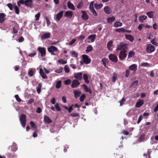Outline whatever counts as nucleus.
I'll return each mask as SVG.
<instances>
[{
  "label": "nucleus",
  "mask_w": 158,
  "mask_h": 158,
  "mask_svg": "<svg viewBox=\"0 0 158 158\" xmlns=\"http://www.w3.org/2000/svg\"><path fill=\"white\" fill-rule=\"evenodd\" d=\"M48 50L52 55L56 56L59 53L58 52V49L57 48L54 46H51L48 47Z\"/></svg>",
  "instance_id": "1"
},
{
  "label": "nucleus",
  "mask_w": 158,
  "mask_h": 158,
  "mask_svg": "<svg viewBox=\"0 0 158 158\" xmlns=\"http://www.w3.org/2000/svg\"><path fill=\"white\" fill-rule=\"evenodd\" d=\"M155 48L151 44H148L146 46V50L148 53H151L154 51Z\"/></svg>",
  "instance_id": "2"
},
{
  "label": "nucleus",
  "mask_w": 158,
  "mask_h": 158,
  "mask_svg": "<svg viewBox=\"0 0 158 158\" xmlns=\"http://www.w3.org/2000/svg\"><path fill=\"white\" fill-rule=\"evenodd\" d=\"M19 120L22 126L23 127L26 126V117L24 114H22L19 117Z\"/></svg>",
  "instance_id": "3"
},
{
  "label": "nucleus",
  "mask_w": 158,
  "mask_h": 158,
  "mask_svg": "<svg viewBox=\"0 0 158 158\" xmlns=\"http://www.w3.org/2000/svg\"><path fill=\"white\" fill-rule=\"evenodd\" d=\"M37 50L40 52L42 57H44L45 56L46 49L45 48L40 47L38 48Z\"/></svg>",
  "instance_id": "4"
},
{
  "label": "nucleus",
  "mask_w": 158,
  "mask_h": 158,
  "mask_svg": "<svg viewBox=\"0 0 158 158\" xmlns=\"http://www.w3.org/2000/svg\"><path fill=\"white\" fill-rule=\"evenodd\" d=\"M126 52L127 51L124 49L120 52L119 54V57L121 60H122L124 58L126 57L127 56V54L126 53Z\"/></svg>",
  "instance_id": "5"
},
{
  "label": "nucleus",
  "mask_w": 158,
  "mask_h": 158,
  "mask_svg": "<svg viewBox=\"0 0 158 158\" xmlns=\"http://www.w3.org/2000/svg\"><path fill=\"white\" fill-rule=\"evenodd\" d=\"M82 57L83 62L85 64H88L90 62L91 60L89 58L88 56L86 55H82Z\"/></svg>",
  "instance_id": "6"
},
{
  "label": "nucleus",
  "mask_w": 158,
  "mask_h": 158,
  "mask_svg": "<svg viewBox=\"0 0 158 158\" xmlns=\"http://www.w3.org/2000/svg\"><path fill=\"white\" fill-rule=\"evenodd\" d=\"M109 57V59L113 62H116L117 61V57L114 54H110Z\"/></svg>",
  "instance_id": "7"
},
{
  "label": "nucleus",
  "mask_w": 158,
  "mask_h": 158,
  "mask_svg": "<svg viewBox=\"0 0 158 158\" xmlns=\"http://www.w3.org/2000/svg\"><path fill=\"white\" fill-rule=\"evenodd\" d=\"M80 84V82L74 79L72 81L71 87L73 88H76Z\"/></svg>",
  "instance_id": "8"
},
{
  "label": "nucleus",
  "mask_w": 158,
  "mask_h": 158,
  "mask_svg": "<svg viewBox=\"0 0 158 158\" xmlns=\"http://www.w3.org/2000/svg\"><path fill=\"white\" fill-rule=\"evenodd\" d=\"M81 13L82 14L81 16L82 19L84 20H87L89 18V16L86 14V12L84 10H82Z\"/></svg>",
  "instance_id": "9"
},
{
  "label": "nucleus",
  "mask_w": 158,
  "mask_h": 158,
  "mask_svg": "<svg viewBox=\"0 0 158 158\" xmlns=\"http://www.w3.org/2000/svg\"><path fill=\"white\" fill-rule=\"evenodd\" d=\"M63 12L62 11H60L56 15L55 20L56 21H59L62 18Z\"/></svg>",
  "instance_id": "10"
},
{
  "label": "nucleus",
  "mask_w": 158,
  "mask_h": 158,
  "mask_svg": "<svg viewBox=\"0 0 158 158\" xmlns=\"http://www.w3.org/2000/svg\"><path fill=\"white\" fill-rule=\"evenodd\" d=\"M74 77L77 80H81L82 79V73H76L74 74Z\"/></svg>",
  "instance_id": "11"
},
{
  "label": "nucleus",
  "mask_w": 158,
  "mask_h": 158,
  "mask_svg": "<svg viewBox=\"0 0 158 158\" xmlns=\"http://www.w3.org/2000/svg\"><path fill=\"white\" fill-rule=\"evenodd\" d=\"M33 1L32 0H26L25 5L28 7H31L32 6Z\"/></svg>",
  "instance_id": "12"
},
{
  "label": "nucleus",
  "mask_w": 158,
  "mask_h": 158,
  "mask_svg": "<svg viewBox=\"0 0 158 158\" xmlns=\"http://www.w3.org/2000/svg\"><path fill=\"white\" fill-rule=\"evenodd\" d=\"M6 15L4 13H0V23H3L5 20Z\"/></svg>",
  "instance_id": "13"
},
{
  "label": "nucleus",
  "mask_w": 158,
  "mask_h": 158,
  "mask_svg": "<svg viewBox=\"0 0 158 158\" xmlns=\"http://www.w3.org/2000/svg\"><path fill=\"white\" fill-rule=\"evenodd\" d=\"M129 69L131 71H132L135 72L136 71L137 69V66L135 64H133L129 67Z\"/></svg>",
  "instance_id": "14"
},
{
  "label": "nucleus",
  "mask_w": 158,
  "mask_h": 158,
  "mask_svg": "<svg viewBox=\"0 0 158 158\" xmlns=\"http://www.w3.org/2000/svg\"><path fill=\"white\" fill-rule=\"evenodd\" d=\"M82 87L84 91L86 92H89V94H91L92 93L91 89L88 88L87 86L83 84L82 85Z\"/></svg>",
  "instance_id": "15"
},
{
  "label": "nucleus",
  "mask_w": 158,
  "mask_h": 158,
  "mask_svg": "<svg viewBox=\"0 0 158 158\" xmlns=\"http://www.w3.org/2000/svg\"><path fill=\"white\" fill-rule=\"evenodd\" d=\"M73 15L72 11H66L65 13L64 16L66 17L71 18Z\"/></svg>",
  "instance_id": "16"
},
{
  "label": "nucleus",
  "mask_w": 158,
  "mask_h": 158,
  "mask_svg": "<svg viewBox=\"0 0 158 158\" xmlns=\"http://www.w3.org/2000/svg\"><path fill=\"white\" fill-rule=\"evenodd\" d=\"M104 11L105 13L108 15H110L111 13L110 9L107 6H105L104 8Z\"/></svg>",
  "instance_id": "17"
},
{
  "label": "nucleus",
  "mask_w": 158,
  "mask_h": 158,
  "mask_svg": "<svg viewBox=\"0 0 158 158\" xmlns=\"http://www.w3.org/2000/svg\"><path fill=\"white\" fill-rule=\"evenodd\" d=\"M127 46L126 44L121 43L117 47V50H120L123 48Z\"/></svg>",
  "instance_id": "18"
},
{
  "label": "nucleus",
  "mask_w": 158,
  "mask_h": 158,
  "mask_svg": "<svg viewBox=\"0 0 158 158\" xmlns=\"http://www.w3.org/2000/svg\"><path fill=\"white\" fill-rule=\"evenodd\" d=\"M40 74L41 76L43 79H46L47 78V76L43 72V69H40Z\"/></svg>",
  "instance_id": "19"
},
{
  "label": "nucleus",
  "mask_w": 158,
  "mask_h": 158,
  "mask_svg": "<svg viewBox=\"0 0 158 158\" xmlns=\"http://www.w3.org/2000/svg\"><path fill=\"white\" fill-rule=\"evenodd\" d=\"M143 104V101L142 99H140L136 102L135 106L136 107L139 108L142 106Z\"/></svg>",
  "instance_id": "20"
},
{
  "label": "nucleus",
  "mask_w": 158,
  "mask_h": 158,
  "mask_svg": "<svg viewBox=\"0 0 158 158\" xmlns=\"http://www.w3.org/2000/svg\"><path fill=\"white\" fill-rule=\"evenodd\" d=\"M96 35L95 34H93L91 35H89L88 38L90 40L91 42H93L96 38Z\"/></svg>",
  "instance_id": "21"
},
{
  "label": "nucleus",
  "mask_w": 158,
  "mask_h": 158,
  "mask_svg": "<svg viewBox=\"0 0 158 158\" xmlns=\"http://www.w3.org/2000/svg\"><path fill=\"white\" fill-rule=\"evenodd\" d=\"M50 36V34L49 33H46L43 34L42 35L41 38L42 39L44 40L46 39L49 38Z\"/></svg>",
  "instance_id": "22"
},
{
  "label": "nucleus",
  "mask_w": 158,
  "mask_h": 158,
  "mask_svg": "<svg viewBox=\"0 0 158 158\" xmlns=\"http://www.w3.org/2000/svg\"><path fill=\"white\" fill-rule=\"evenodd\" d=\"M67 5L68 7L73 10H74L75 8H74L73 5L71 3L70 1H69L67 2Z\"/></svg>",
  "instance_id": "23"
},
{
  "label": "nucleus",
  "mask_w": 158,
  "mask_h": 158,
  "mask_svg": "<svg viewBox=\"0 0 158 158\" xmlns=\"http://www.w3.org/2000/svg\"><path fill=\"white\" fill-rule=\"evenodd\" d=\"M155 14V12L151 11H149V12H147L146 13V14L148 16L149 18H153L154 17Z\"/></svg>",
  "instance_id": "24"
},
{
  "label": "nucleus",
  "mask_w": 158,
  "mask_h": 158,
  "mask_svg": "<svg viewBox=\"0 0 158 158\" xmlns=\"http://www.w3.org/2000/svg\"><path fill=\"white\" fill-rule=\"evenodd\" d=\"M126 38L130 41L132 42L134 40V37L131 35H127L126 34L125 35Z\"/></svg>",
  "instance_id": "25"
},
{
  "label": "nucleus",
  "mask_w": 158,
  "mask_h": 158,
  "mask_svg": "<svg viewBox=\"0 0 158 158\" xmlns=\"http://www.w3.org/2000/svg\"><path fill=\"white\" fill-rule=\"evenodd\" d=\"M115 19V18L114 16L109 17L107 18V22L109 23H111Z\"/></svg>",
  "instance_id": "26"
},
{
  "label": "nucleus",
  "mask_w": 158,
  "mask_h": 158,
  "mask_svg": "<svg viewBox=\"0 0 158 158\" xmlns=\"http://www.w3.org/2000/svg\"><path fill=\"white\" fill-rule=\"evenodd\" d=\"M113 44V41L111 40L109 41L107 44V47L109 50L111 51L112 50V49L111 48V47L112 46Z\"/></svg>",
  "instance_id": "27"
},
{
  "label": "nucleus",
  "mask_w": 158,
  "mask_h": 158,
  "mask_svg": "<svg viewBox=\"0 0 158 158\" xmlns=\"http://www.w3.org/2000/svg\"><path fill=\"white\" fill-rule=\"evenodd\" d=\"M147 17L146 15H142L140 16L139 18V20L140 22L142 23L144 20L147 19Z\"/></svg>",
  "instance_id": "28"
},
{
  "label": "nucleus",
  "mask_w": 158,
  "mask_h": 158,
  "mask_svg": "<svg viewBox=\"0 0 158 158\" xmlns=\"http://www.w3.org/2000/svg\"><path fill=\"white\" fill-rule=\"evenodd\" d=\"M83 78L84 79L85 82L87 83H89V81L88 80V75L85 74H84L83 76Z\"/></svg>",
  "instance_id": "29"
},
{
  "label": "nucleus",
  "mask_w": 158,
  "mask_h": 158,
  "mask_svg": "<svg viewBox=\"0 0 158 158\" xmlns=\"http://www.w3.org/2000/svg\"><path fill=\"white\" fill-rule=\"evenodd\" d=\"M73 93L75 95V98H77L81 94V92L80 91H77L76 90H74Z\"/></svg>",
  "instance_id": "30"
},
{
  "label": "nucleus",
  "mask_w": 158,
  "mask_h": 158,
  "mask_svg": "<svg viewBox=\"0 0 158 158\" xmlns=\"http://www.w3.org/2000/svg\"><path fill=\"white\" fill-rule=\"evenodd\" d=\"M123 23L119 22H116L114 24V26L115 27H118L122 26Z\"/></svg>",
  "instance_id": "31"
},
{
  "label": "nucleus",
  "mask_w": 158,
  "mask_h": 158,
  "mask_svg": "<svg viewBox=\"0 0 158 158\" xmlns=\"http://www.w3.org/2000/svg\"><path fill=\"white\" fill-rule=\"evenodd\" d=\"M44 121L48 123H51L52 122L51 120L50 119V118L48 117V116L45 115L44 116Z\"/></svg>",
  "instance_id": "32"
},
{
  "label": "nucleus",
  "mask_w": 158,
  "mask_h": 158,
  "mask_svg": "<svg viewBox=\"0 0 158 158\" xmlns=\"http://www.w3.org/2000/svg\"><path fill=\"white\" fill-rule=\"evenodd\" d=\"M94 6L96 9H101L103 6V4H98L96 3L94 4Z\"/></svg>",
  "instance_id": "33"
},
{
  "label": "nucleus",
  "mask_w": 158,
  "mask_h": 158,
  "mask_svg": "<svg viewBox=\"0 0 158 158\" xmlns=\"http://www.w3.org/2000/svg\"><path fill=\"white\" fill-rule=\"evenodd\" d=\"M115 31L118 32H125V30L123 28H120L116 29Z\"/></svg>",
  "instance_id": "34"
},
{
  "label": "nucleus",
  "mask_w": 158,
  "mask_h": 158,
  "mask_svg": "<svg viewBox=\"0 0 158 158\" xmlns=\"http://www.w3.org/2000/svg\"><path fill=\"white\" fill-rule=\"evenodd\" d=\"M70 53L72 56L73 57H77L78 56V54L76 52L74 51H71L70 52Z\"/></svg>",
  "instance_id": "35"
},
{
  "label": "nucleus",
  "mask_w": 158,
  "mask_h": 158,
  "mask_svg": "<svg viewBox=\"0 0 158 158\" xmlns=\"http://www.w3.org/2000/svg\"><path fill=\"white\" fill-rule=\"evenodd\" d=\"M117 78V74L115 73H113V77H112V81L114 82L116 81Z\"/></svg>",
  "instance_id": "36"
},
{
  "label": "nucleus",
  "mask_w": 158,
  "mask_h": 158,
  "mask_svg": "<svg viewBox=\"0 0 158 158\" xmlns=\"http://www.w3.org/2000/svg\"><path fill=\"white\" fill-rule=\"evenodd\" d=\"M94 1L91 2L90 3L89 6V8L90 10V11L94 10Z\"/></svg>",
  "instance_id": "37"
},
{
  "label": "nucleus",
  "mask_w": 158,
  "mask_h": 158,
  "mask_svg": "<svg viewBox=\"0 0 158 158\" xmlns=\"http://www.w3.org/2000/svg\"><path fill=\"white\" fill-rule=\"evenodd\" d=\"M42 87V85L41 83H39L36 88L37 92L39 94L41 91L40 89Z\"/></svg>",
  "instance_id": "38"
},
{
  "label": "nucleus",
  "mask_w": 158,
  "mask_h": 158,
  "mask_svg": "<svg viewBox=\"0 0 158 158\" xmlns=\"http://www.w3.org/2000/svg\"><path fill=\"white\" fill-rule=\"evenodd\" d=\"M58 62L61 64H65L67 63V61L63 59H60L58 60Z\"/></svg>",
  "instance_id": "39"
},
{
  "label": "nucleus",
  "mask_w": 158,
  "mask_h": 158,
  "mask_svg": "<svg viewBox=\"0 0 158 158\" xmlns=\"http://www.w3.org/2000/svg\"><path fill=\"white\" fill-rule=\"evenodd\" d=\"M11 149L13 151H15L17 149V147L16 144L15 143H13L11 146Z\"/></svg>",
  "instance_id": "40"
},
{
  "label": "nucleus",
  "mask_w": 158,
  "mask_h": 158,
  "mask_svg": "<svg viewBox=\"0 0 158 158\" xmlns=\"http://www.w3.org/2000/svg\"><path fill=\"white\" fill-rule=\"evenodd\" d=\"M93 49L92 46L91 45H89L87 47L86 51L87 52H89L93 50Z\"/></svg>",
  "instance_id": "41"
},
{
  "label": "nucleus",
  "mask_w": 158,
  "mask_h": 158,
  "mask_svg": "<svg viewBox=\"0 0 158 158\" xmlns=\"http://www.w3.org/2000/svg\"><path fill=\"white\" fill-rule=\"evenodd\" d=\"M135 54V53L134 52L130 51L129 52L128 54V58H130L133 56Z\"/></svg>",
  "instance_id": "42"
},
{
  "label": "nucleus",
  "mask_w": 158,
  "mask_h": 158,
  "mask_svg": "<svg viewBox=\"0 0 158 158\" xmlns=\"http://www.w3.org/2000/svg\"><path fill=\"white\" fill-rule=\"evenodd\" d=\"M61 82L60 81H57L56 85V88L57 89L60 88L61 86Z\"/></svg>",
  "instance_id": "43"
},
{
  "label": "nucleus",
  "mask_w": 158,
  "mask_h": 158,
  "mask_svg": "<svg viewBox=\"0 0 158 158\" xmlns=\"http://www.w3.org/2000/svg\"><path fill=\"white\" fill-rule=\"evenodd\" d=\"M14 9L15 10V13L16 14L19 15V10L18 7L16 5H15L14 6Z\"/></svg>",
  "instance_id": "44"
},
{
  "label": "nucleus",
  "mask_w": 158,
  "mask_h": 158,
  "mask_svg": "<svg viewBox=\"0 0 158 158\" xmlns=\"http://www.w3.org/2000/svg\"><path fill=\"white\" fill-rule=\"evenodd\" d=\"M40 16V12H38L35 16V20L36 21L39 20Z\"/></svg>",
  "instance_id": "45"
},
{
  "label": "nucleus",
  "mask_w": 158,
  "mask_h": 158,
  "mask_svg": "<svg viewBox=\"0 0 158 158\" xmlns=\"http://www.w3.org/2000/svg\"><path fill=\"white\" fill-rule=\"evenodd\" d=\"M63 69V68L62 67H60L58 69L56 70L55 72L57 73H60L62 72Z\"/></svg>",
  "instance_id": "46"
},
{
  "label": "nucleus",
  "mask_w": 158,
  "mask_h": 158,
  "mask_svg": "<svg viewBox=\"0 0 158 158\" xmlns=\"http://www.w3.org/2000/svg\"><path fill=\"white\" fill-rule=\"evenodd\" d=\"M35 73V71L32 69H30L28 72V74L31 76H33Z\"/></svg>",
  "instance_id": "47"
},
{
  "label": "nucleus",
  "mask_w": 158,
  "mask_h": 158,
  "mask_svg": "<svg viewBox=\"0 0 158 158\" xmlns=\"http://www.w3.org/2000/svg\"><path fill=\"white\" fill-rule=\"evenodd\" d=\"M151 151H151V150L150 149H149L147 152V154L144 153V155L145 156H147L148 155V157H147V156L146 157L147 158H150V156L149 154H150V153Z\"/></svg>",
  "instance_id": "48"
},
{
  "label": "nucleus",
  "mask_w": 158,
  "mask_h": 158,
  "mask_svg": "<svg viewBox=\"0 0 158 158\" xmlns=\"http://www.w3.org/2000/svg\"><path fill=\"white\" fill-rule=\"evenodd\" d=\"M71 83V81L70 79H67L64 81V84L65 85H68Z\"/></svg>",
  "instance_id": "49"
},
{
  "label": "nucleus",
  "mask_w": 158,
  "mask_h": 158,
  "mask_svg": "<svg viewBox=\"0 0 158 158\" xmlns=\"http://www.w3.org/2000/svg\"><path fill=\"white\" fill-rule=\"evenodd\" d=\"M151 43L153 45L157 46H158V43L155 41V39H154L151 40Z\"/></svg>",
  "instance_id": "50"
},
{
  "label": "nucleus",
  "mask_w": 158,
  "mask_h": 158,
  "mask_svg": "<svg viewBox=\"0 0 158 158\" xmlns=\"http://www.w3.org/2000/svg\"><path fill=\"white\" fill-rule=\"evenodd\" d=\"M83 5V2L82 1L80 2L78 4L77 6V7L78 9H80L81 8Z\"/></svg>",
  "instance_id": "51"
},
{
  "label": "nucleus",
  "mask_w": 158,
  "mask_h": 158,
  "mask_svg": "<svg viewBox=\"0 0 158 158\" xmlns=\"http://www.w3.org/2000/svg\"><path fill=\"white\" fill-rule=\"evenodd\" d=\"M64 70L66 73H68L69 72V67L67 65H65L64 66Z\"/></svg>",
  "instance_id": "52"
},
{
  "label": "nucleus",
  "mask_w": 158,
  "mask_h": 158,
  "mask_svg": "<svg viewBox=\"0 0 158 158\" xmlns=\"http://www.w3.org/2000/svg\"><path fill=\"white\" fill-rule=\"evenodd\" d=\"M45 19L46 20V23L47 24V26H49L51 24V22H50V20H49L48 18V17H46Z\"/></svg>",
  "instance_id": "53"
},
{
  "label": "nucleus",
  "mask_w": 158,
  "mask_h": 158,
  "mask_svg": "<svg viewBox=\"0 0 158 158\" xmlns=\"http://www.w3.org/2000/svg\"><path fill=\"white\" fill-rule=\"evenodd\" d=\"M141 66L143 67H148L149 66V64L147 63H142Z\"/></svg>",
  "instance_id": "54"
},
{
  "label": "nucleus",
  "mask_w": 158,
  "mask_h": 158,
  "mask_svg": "<svg viewBox=\"0 0 158 158\" xmlns=\"http://www.w3.org/2000/svg\"><path fill=\"white\" fill-rule=\"evenodd\" d=\"M55 108L56 109V110L57 111H59L60 110V106H59L58 105V103H56L55 104Z\"/></svg>",
  "instance_id": "55"
},
{
  "label": "nucleus",
  "mask_w": 158,
  "mask_h": 158,
  "mask_svg": "<svg viewBox=\"0 0 158 158\" xmlns=\"http://www.w3.org/2000/svg\"><path fill=\"white\" fill-rule=\"evenodd\" d=\"M70 115L72 117H77L79 116V114L78 113H73L71 114Z\"/></svg>",
  "instance_id": "56"
},
{
  "label": "nucleus",
  "mask_w": 158,
  "mask_h": 158,
  "mask_svg": "<svg viewBox=\"0 0 158 158\" xmlns=\"http://www.w3.org/2000/svg\"><path fill=\"white\" fill-rule=\"evenodd\" d=\"M85 97V94H82L81 96V97H80V101L81 102H83L84 100Z\"/></svg>",
  "instance_id": "57"
},
{
  "label": "nucleus",
  "mask_w": 158,
  "mask_h": 158,
  "mask_svg": "<svg viewBox=\"0 0 158 158\" xmlns=\"http://www.w3.org/2000/svg\"><path fill=\"white\" fill-rule=\"evenodd\" d=\"M15 98L19 102H20L21 101V99L19 98L18 95H16L15 96Z\"/></svg>",
  "instance_id": "58"
},
{
  "label": "nucleus",
  "mask_w": 158,
  "mask_h": 158,
  "mask_svg": "<svg viewBox=\"0 0 158 158\" xmlns=\"http://www.w3.org/2000/svg\"><path fill=\"white\" fill-rule=\"evenodd\" d=\"M36 53L35 52H34L33 53L29 54L28 56L31 57H33L36 55Z\"/></svg>",
  "instance_id": "59"
},
{
  "label": "nucleus",
  "mask_w": 158,
  "mask_h": 158,
  "mask_svg": "<svg viewBox=\"0 0 158 158\" xmlns=\"http://www.w3.org/2000/svg\"><path fill=\"white\" fill-rule=\"evenodd\" d=\"M125 72H126V74L125 75V77H127L129 76V74H130V70L128 69H127L126 70Z\"/></svg>",
  "instance_id": "60"
},
{
  "label": "nucleus",
  "mask_w": 158,
  "mask_h": 158,
  "mask_svg": "<svg viewBox=\"0 0 158 158\" xmlns=\"http://www.w3.org/2000/svg\"><path fill=\"white\" fill-rule=\"evenodd\" d=\"M30 124L31 127L34 128H35V129L36 128V125L35 124V123L33 122H31L30 123Z\"/></svg>",
  "instance_id": "61"
},
{
  "label": "nucleus",
  "mask_w": 158,
  "mask_h": 158,
  "mask_svg": "<svg viewBox=\"0 0 158 158\" xmlns=\"http://www.w3.org/2000/svg\"><path fill=\"white\" fill-rule=\"evenodd\" d=\"M142 115H140L139 117V118H138V120L137 121V123H139L141 122V121L142 120Z\"/></svg>",
  "instance_id": "62"
},
{
  "label": "nucleus",
  "mask_w": 158,
  "mask_h": 158,
  "mask_svg": "<svg viewBox=\"0 0 158 158\" xmlns=\"http://www.w3.org/2000/svg\"><path fill=\"white\" fill-rule=\"evenodd\" d=\"M126 100L124 98H123L120 101V105H123L124 104V102Z\"/></svg>",
  "instance_id": "63"
},
{
  "label": "nucleus",
  "mask_w": 158,
  "mask_h": 158,
  "mask_svg": "<svg viewBox=\"0 0 158 158\" xmlns=\"http://www.w3.org/2000/svg\"><path fill=\"white\" fill-rule=\"evenodd\" d=\"M76 40L74 39L72 40L71 41H70L69 43V45L70 46L73 44L76 41Z\"/></svg>",
  "instance_id": "64"
}]
</instances>
